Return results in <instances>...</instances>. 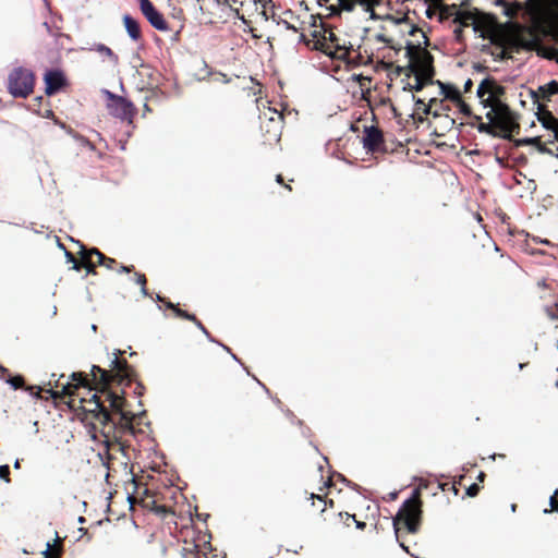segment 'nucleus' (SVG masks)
I'll list each match as a JSON object with an SVG mask.
<instances>
[{
	"mask_svg": "<svg viewBox=\"0 0 558 558\" xmlns=\"http://www.w3.org/2000/svg\"><path fill=\"white\" fill-rule=\"evenodd\" d=\"M495 110L497 112L498 120H500V119H502V117L509 116L510 113L513 112L511 110V108L506 102H502V101H499L496 105V109Z\"/></svg>",
	"mask_w": 558,
	"mask_h": 558,
	"instance_id": "bb28decb",
	"label": "nucleus"
},
{
	"mask_svg": "<svg viewBox=\"0 0 558 558\" xmlns=\"http://www.w3.org/2000/svg\"><path fill=\"white\" fill-rule=\"evenodd\" d=\"M96 50L101 53V54H105L107 57H109L113 63H118L119 61V58L118 56L112 51L111 48H109L108 46L104 45V44H98L96 46Z\"/></svg>",
	"mask_w": 558,
	"mask_h": 558,
	"instance_id": "5701e85b",
	"label": "nucleus"
},
{
	"mask_svg": "<svg viewBox=\"0 0 558 558\" xmlns=\"http://www.w3.org/2000/svg\"><path fill=\"white\" fill-rule=\"evenodd\" d=\"M434 5L440 12V20H442V17H449V16L453 17L454 14L458 13L460 10L458 4H456V3L446 4L445 2H440V3H434Z\"/></svg>",
	"mask_w": 558,
	"mask_h": 558,
	"instance_id": "aec40b11",
	"label": "nucleus"
},
{
	"mask_svg": "<svg viewBox=\"0 0 558 558\" xmlns=\"http://www.w3.org/2000/svg\"><path fill=\"white\" fill-rule=\"evenodd\" d=\"M107 399L109 401V405H110L111 410L114 413L120 414L121 418L125 420L128 416V413L123 412V410H122L124 400L119 395H117L116 392H112V391L108 392Z\"/></svg>",
	"mask_w": 558,
	"mask_h": 558,
	"instance_id": "dca6fc26",
	"label": "nucleus"
},
{
	"mask_svg": "<svg viewBox=\"0 0 558 558\" xmlns=\"http://www.w3.org/2000/svg\"><path fill=\"white\" fill-rule=\"evenodd\" d=\"M538 142H539L538 136L523 137V138H518V140L513 141L515 147L530 146V145L536 147Z\"/></svg>",
	"mask_w": 558,
	"mask_h": 558,
	"instance_id": "b1692460",
	"label": "nucleus"
},
{
	"mask_svg": "<svg viewBox=\"0 0 558 558\" xmlns=\"http://www.w3.org/2000/svg\"><path fill=\"white\" fill-rule=\"evenodd\" d=\"M421 513L418 489H414L412 497L403 502L397 514V519H402L408 531L415 533L417 531Z\"/></svg>",
	"mask_w": 558,
	"mask_h": 558,
	"instance_id": "7ed1b4c3",
	"label": "nucleus"
},
{
	"mask_svg": "<svg viewBox=\"0 0 558 558\" xmlns=\"http://www.w3.org/2000/svg\"><path fill=\"white\" fill-rule=\"evenodd\" d=\"M413 49H414L413 43L408 40L405 44V58L409 59V63H413V58H414Z\"/></svg>",
	"mask_w": 558,
	"mask_h": 558,
	"instance_id": "473e14b6",
	"label": "nucleus"
},
{
	"mask_svg": "<svg viewBox=\"0 0 558 558\" xmlns=\"http://www.w3.org/2000/svg\"><path fill=\"white\" fill-rule=\"evenodd\" d=\"M472 21H473V22H472L471 26H472L473 32H474L475 34H478V37H481V38H483V39H486V38H487L486 33H485V32H483V31H481V26H480V24H478V23H476L474 20H472Z\"/></svg>",
	"mask_w": 558,
	"mask_h": 558,
	"instance_id": "4c0bfd02",
	"label": "nucleus"
},
{
	"mask_svg": "<svg viewBox=\"0 0 558 558\" xmlns=\"http://www.w3.org/2000/svg\"><path fill=\"white\" fill-rule=\"evenodd\" d=\"M422 111L424 114H432L434 118L441 117L440 112L438 110L432 111V107L429 105H424L422 108Z\"/></svg>",
	"mask_w": 558,
	"mask_h": 558,
	"instance_id": "e433bc0d",
	"label": "nucleus"
},
{
	"mask_svg": "<svg viewBox=\"0 0 558 558\" xmlns=\"http://www.w3.org/2000/svg\"><path fill=\"white\" fill-rule=\"evenodd\" d=\"M282 24L284 25V27H286L287 29H292V31L296 32L295 26H293L292 24H290L288 21H284V20H283V21H282Z\"/></svg>",
	"mask_w": 558,
	"mask_h": 558,
	"instance_id": "774afa93",
	"label": "nucleus"
},
{
	"mask_svg": "<svg viewBox=\"0 0 558 558\" xmlns=\"http://www.w3.org/2000/svg\"><path fill=\"white\" fill-rule=\"evenodd\" d=\"M497 126L499 128L498 133H508L509 140H512L513 134H519L520 124L518 122V117L514 112L509 116L502 117V119L497 121Z\"/></svg>",
	"mask_w": 558,
	"mask_h": 558,
	"instance_id": "6e6552de",
	"label": "nucleus"
},
{
	"mask_svg": "<svg viewBox=\"0 0 558 558\" xmlns=\"http://www.w3.org/2000/svg\"><path fill=\"white\" fill-rule=\"evenodd\" d=\"M412 99H413V101H414V104L416 106V109H421L425 105V102H424V100L422 98L416 97L413 94H412Z\"/></svg>",
	"mask_w": 558,
	"mask_h": 558,
	"instance_id": "3c124183",
	"label": "nucleus"
},
{
	"mask_svg": "<svg viewBox=\"0 0 558 558\" xmlns=\"http://www.w3.org/2000/svg\"><path fill=\"white\" fill-rule=\"evenodd\" d=\"M119 354H122V351H121V350H117V351L114 352V357H113V360L111 361V365H110V366H111L112 368L117 369V371L120 373V375H121L122 379H125V380H128V381H131V380H132V377L134 376V371H133V368L128 364V362H126V361H124V360H123V361L119 360V357H118V356H119Z\"/></svg>",
	"mask_w": 558,
	"mask_h": 558,
	"instance_id": "9d476101",
	"label": "nucleus"
},
{
	"mask_svg": "<svg viewBox=\"0 0 558 558\" xmlns=\"http://www.w3.org/2000/svg\"><path fill=\"white\" fill-rule=\"evenodd\" d=\"M485 117L489 121V123H493L495 121V119L498 120L497 112L493 108L489 111L486 112Z\"/></svg>",
	"mask_w": 558,
	"mask_h": 558,
	"instance_id": "49530a36",
	"label": "nucleus"
},
{
	"mask_svg": "<svg viewBox=\"0 0 558 558\" xmlns=\"http://www.w3.org/2000/svg\"><path fill=\"white\" fill-rule=\"evenodd\" d=\"M380 0H357V3L368 11L372 7L378 5Z\"/></svg>",
	"mask_w": 558,
	"mask_h": 558,
	"instance_id": "72a5a7b5",
	"label": "nucleus"
},
{
	"mask_svg": "<svg viewBox=\"0 0 558 558\" xmlns=\"http://www.w3.org/2000/svg\"><path fill=\"white\" fill-rule=\"evenodd\" d=\"M4 381L14 390H17L22 387L24 383V378L22 375L9 376L4 379Z\"/></svg>",
	"mask_w": 558,
	"mask_h": 558,
	"instance_id": "a878e982",
	"label": "nucleus"
},
{
	"mask_svg": "<svg viewBox=\"0 0 558 558\" xmlns=\"http://www.w3.org/2000/svg\"><path fill=\"white\" fill-rule=\"evenodd\" d=\"M362 144L363 148L367 153L378 151L380 146L384 144L383 132L375 125L365 126Z\"/></svg>",
	"mask_w": 558,
	"mask_h": 558,
	"instance_id": "0eeeda50",
	"label": "nucleus"
},
{
	"mask_svg": "<svg viewBox=\"0 0 558 558\" xmlns=\"http://www.w3.org/2000/svg\"><path fill=\"white\" fill-rule=\"evenodd\" d=\"M495 83V78L492 76L485 77L478 85L476 90V96L478 98L484 97V95L488 92L487 88H489L490 84Z\"/></svg>",
	"mask_w": 558,
	"mask_h": 558,
	"instance_id": "4be33fe9",
	"label": "nucleus"
},
{
	"mask_svg": "<svg viewBox=\"0 0 558 558\" xmlns=\"http://www.w3.org/2000/svg\"><path fill=\"white\" fill-rule=\"evenodd\" d=\"M432 3L433 2L425 3L426 4L425 15L427 19H433L435 16V11L430 7Z\"/></svg>",
	"mask_w": 558,
	"mask_h": 558,
	"instance_id": "09e8293b",
	"label": "nucleus"
},
{
	"mask_svg": "<svg viewBox=\"0 0 558 558\" xmlns=\"http://www.w3.org/2000/svg\"><path fill=\"white\" fill-rule=\"evenodd\" d=\"M134 281H135V283L140 284L141 287L146 284L145 276L143 274H140V272H135Z\"/></svg>",
	"mask_w": 558,
	"mask_h": 558,
	"instance_id": "37998d69",
	"label": "nucleus"
},
{
	"mask_svg": "<svg viewBox=\"0 0 558 558\" xmlns=\"http://www.w3.org/2000/svg\"><path fill=\"white\" fill-rule=\"evenodd\" d=\"M323 35L322 38L325 43H330L332 47L336 49V52L338 51H347V45L345 43H340V39L338 36L326 26H322Z\"/></svg>",
	"mask_w": 558,
	"mask_h": 558,
	"instance_id": "ddd939ff",
	"label": "nucleus"
},
{
	"mask_svg": "<svg viewBox=\"0 0 558 558\" xmlns=\"http://www.w3.org/2000/svg\"><path fill=\"white\" fill-rule=\"evenodd\" d=\"M92 400L95 402L96 409L98 410L99 414H101L102 417L107 421L109 418V412L107 408L101 403L97 395H94L92 397Z\"/></svg>",
	"mask_w": 558,
	"mask_h": 558,
	"instance_id": "c756f323",
	"label": "nucleus"
},
{
	"mask_svg": "<svg viewBox=\"0 0 558 558\" xmlns=\"http://www.w3.org/2000/svg\"><path fill=\"white\" fill-rule=\"evenodd\" d=\"M352 80H353L354 82H359V83H361L362 81H368V82H369V81H371V77H365V76H363L362 74H353V75H352Z\"/></svg>",
	"mask_w": 558,
	"mask_h": 558,
	"instance_id": "864d4df0",
	"label": "nucleus"
},
{
	"mask_svg": "<svg viewBox=\"0 0 558 558\" xmlns=\"http://www.w3.org/2000/svg\"><path fill=\"white\" fill-rule=\"evenodd\" d=\"M196 327L208 338V340L210 342H216V339H214L210 333L208 332V330L206 329V327L196 318V322H193Z\"/></svg>",
	"mask_w": 558,
	"mask_h": 558,
	"instance_id": "f704fd0d",
	"label": "nucleus"
},
{
	"mask_svg": "<svg viewBox=\"0 0 558 558\" xmlns=\"http://www.w3.org/2000/svg\"><path fill=\"white\" fill-rule=\"evenodd\" d=\"M9 466L7 464L0 465V478H3L5 482H9Z\"/></svg>",
	"mask_w": 558,
	"mask_h": 558,
	"instance_id": "c03bdc74",
	"label": "nucleus"
},
{
	"mask_svg": "<svg viewBox=\"0 0 558 558\" xmlns=\"http://www.w3.org/2000/svg\"><path fill=\"white\" fill-rule=\"evenodd\" d=\"M546 313L551 320H558V315L549 307H546Z\"/></svg>",
	"mask_w": 558,
	"mask_h": 558,
	"instance_id": "4d7b16f0",
	"label": "nucleus"
},
{
	"mask_svg": "<svg viewBox=\"0 0 558 558\" xmlns=\"http://www.w3.org/2000/svg\"><path fill=\"white\" fill-rule=\"evenodd\" d=\"M473 87V81L471 78H468L465 82H464V85H463V89L465 93H469L471 92Z\"/></svg>",
	"mask_w": 558,
	"mask_h": 558,
	"instance_id": "5fc2aeb1",
	"label": "nucleus"
},
{
	"mask_svg": "<svg viewBox=\"0 0 558 558\" xmlns=\"http://www.w3.org/2000/svg\"><path fill=\"white\" fill-rule=\"evenodd\" d=\"M437 110H438V111L440 110V112L449 111V110H450V107H449V106L444 105L442 100H440V101H439V108H438Z\"/></svg>",
	"mask_w": 558,
	"mask_h": 558,
	"instance_id": "69168bd1",
	"label": "nucleus"
},
{
	"mask_svg": "<svg viewBox=\"0 0 558 558\" xmlns=\"http://www.w3.org/2000/svg\"><path fill=\"white\" fill-rule=\"evenodd\" d=\"M453 38L457 43H463L464 40V33L462 27H456L453 29Z\"/></svg>",
	"mask_w": 558,
	"mask_h": 558,
	"instance_id": "c9c22d12",
	"label": "nucleus"
},
{
	"mask_svg": "<svg viewBox=\"0 0 558 558\" xmlns=\"http://www.w3.org/2000/svg\"><path fill=\"white\" fill-rule=\"evenodd\" d=\"M478 123L475 125L474 123H470L471 126H475L480 133H484L487 135H490L493 137H499L502 140H509L508 133H498V131L494 130L490 125V123H484L481 121H477Z\"/></svg>",
	"mask_w": 558,
	"mask_h": 558,
	"instance_id": "f3484780",
	"label": "nucleus"
},
{
	"mask_svg": "<svg viewBox=\"0 0 558 558\" xmlns=\"http://www.w3.org/2000/svg\"><path fill=\"white\" fill-rule=\"evenodd\" d=\"M116 264H117L116 259L106 256L105 263L100 264V265L107 267L108 269H111L113 267V265H116Z\"/></svg>",
	"mask_w": 558,
	"mask_h": 558,
	"instance_id": "8fccbe9b",
	"label": "nucleus"
},
{
	"mask_svg": "<svg viewBox=\"0 0 558 558\" xmlns=\"http://www.w3.org/2000/svg\"><path fill=\"white\" fill-rule=\"evenodd\" d=\"M155 300L157 302L165 303L166 307L169 310H172L174 312L175 316L191 320V322H196V316L194 314H190L189 312L179 308V306L177 304H174L170 301H166V299L162 298L161 295L157 294Z\"/></svg>",
	"mask_w": 558,
	"mask_h": 558,
	"instance_id": "2eb2a0df",
	"label": "nucleus"
},
{
	"mask_svg": "<svg viewBox=\"0 0 558 558\" xmlns=\"http://www.w3.org/2000/svg\"><path fill=\"white\" fill-rule=\"evenodd\" d=\"M454 104L457 105L458 110L461 114L465 117H471L475 121L482 120V117L473 114L471 107L464 100H462L461 96L459 97V100L454 101Z\"/></svg>",
	"mask_w": 558,
	"mask_h": 558,
	"instance_id": "412c9836",
	"label": "nucleus"
},
{
	"mask_svg": "<svg viewBox=\"0 0 558 558\" xmlns=\"http://www.w3.org/2000/svg\"><path fill=\"white\" fill-rule=\"evenodd\" d=\"M474 70L476 72H485L487 70V68L481 63H476V64H474Z\"/></svg>",
	"mask_w": 558,
	"mask_h": 558,
	"instance_id": "e2e57ef3",
	"label": "nucleus"
},
{
	"mask_svg": "<svg viewBox=\"0 0 558 558\" xmlns=\"http://www.w3.org/2000/svg\"><path fill=\"white\" fill-rule=\"evenodd\" d=\"M197 1L199 2L201 0H197ZM214 1L218 7H229L228 0H214Z\"/></svg>",
	"mask_w": 558,
	"mask_h": 558,
	"instance_id": "680f3d73",
	"label": "nucleus"
},
{
	"mask_svg": "<svg viewBox=\"0 0 558 558\" xmlns=\"http://www.w3.org/2000/svg\"><path fill=\"white\" fill-rule=\"evenodd\" d=\"M536 149L541 154L553 155V150L550 148H548L545 144H542L541 141L537 143Z\"/></svg>",
	"mask_w": 558,
	"mask_h": 558,
	"instance_id": "79ce46f5",
	"label": "nucleus"
},
{
	"mask_svg": "<svg viewBox=\"0 0 558 558\" xmlns=\"http://www.w3.org/2000/svg\"><path fill=\"white\" fill-rule=\"evenodd\" d=\"M35 75L24 66L14 68L8 75V92L14 98H26L34 90Z\"/></svg>",
	"mask_w": 558,
	"mask_h": 558,
	"instance_id": "f03ea898",
	"label": "nucleus"
},
{
	"mask_svg": "<svg viewBox=\"0 0 558 558\" xmlns=\"http://www.w3.org/2000/svg\"><path fill=\"white\" fill-rule=\"evenodd\" d=\"M409 72L407 73V77L414 75L415 83L413 85L407 84L403 87V90L411 92H422L426 85H434L436 81L435 76V68H434V57L429 52H425L423 56V60L421 62L420 71L413 63L408 64Z\"/></svg>",
	"mask_w": 558,
	"mask_h": 558,
	"instance_id": "f257e3e1",
	"label": "nucleus"
},
{
	"mask_svg": "<svg viewBox=\"0 0 558 558\" xmlns=\"http://www.w3.org/2000/svg\"><path fill=\"white\" fill-rule=\"evenodd\" d=\"M489 90L492 94H494L498 97H500L505 94V87L499 85L496 81H495V83L490 84Z\"/></svg>",
	"mask_w": 558,
	"mask_h": 558,
	"instance_id": "2f4dec72",
	"label": "nucleus"
},
{
	"mask_svg": "<svg viewBox=\"0 0 558 558\" xmlns=\"http://www.w3.org/2000/svg\"><path fill=\"white\" fill-rule=\"evenodd\" d=\"M481 15H483V12L477 8H473L466 12H462L461 10H459V12L454 14L452 23L456 24L457 27L464 28L470 25V20H475L477 16Z\"/></svg>",
	"mask_w": 558,
	"mask_h": 558,
	"instance_id": "f8f14e48",
	"label": "nucleus"
},
{
	"mask_svg": "<svg viewBox=\"0 0 558 558\" xmlns=\"http://www.w3.org/2000/svg\"><path fill=\"white\" fill-rule=\"evenodd\" d=\"M537 120L541 122L542 126L548 131H551L557 126L558 119L550 112H538Z\"/></svg>",
	"mask_w": 558,
	"mask_h": 558,
	"instance_id": "6ab92c4d",
	"label": "nucleus"
},
{
	"mask_svg": "<svg viewBox=\"0 0 558 558\" xmlns=\"http://www.w3.org/2000/svg\"><path fill=\"white\" fill-rule=\"evenodd\" d=\"M75 243L80 246V255L83 259L88 260L92 255H96L98 257V264L105 263L106 255H104L98 248L92 247L87 251L81 241H76Z\"/></svg>",
	"mask_w": 558,
	"mask_h": 558,
	"instance_id": "a211bd4d",
	"label": "nucleus"
},
{
	"mask_svg": "<svg viewBox=\"0 0 558 558\" xmlns=\"http://www.w3.org/2000/svg\"><path fill=\"white\" fill-rule=\"evenodd\" d=\"M456 120L450 118L448 114L444 116V128L450 130L454 126Z\"/></svg>",
	"mask_w": 558,
	"mask_h": 558,
	"instance_id": "a19ab883",
	"label": "nucleus"
},
{
	"mask_svg": "<svg viewBox=\"0 0 558 558\" xmlns=\"http://www.w3.org/2000/svg\"><path fill=\"white\" fill-rule=\"evenodd\" d=\"M341 11L352 12L355 5L359 4L357 0H337Z\"/></svg>",
	"mask_w": 558,
	"mask_h": 558,
	"instance_id": "cd10ccee",
	"label": "nucleus"
},
{
	"mask_svg": "<svg viewBox=\"0 0 558 558\" xmlns=\"http://www.w3.org/2000/svg\"><path fill=\"white\" fill-rule=\"evenodd\" d=\"M9 373V369L0 364V379H5L4 375Z\"/></svg>",
	"mask_w": 558,
	"mask_h": 558,
	"instance_id": "0e129e2a",
	"label": "nucleus"
},
{
	"mask_svg": "<svg viewBox=\"0 0 558 558\" xmlns=\"http://www.w3.org/2000/svg\"><path fill=\"white\" fill-rule=\"evenodd\" d=\"M140 10L147 22L157 31L166 32L169 29L168 22L163 14L154 5L150 0H137Z\"/></svg>",
	"mask_w": 558,
	"mask_h": 558,
	"instance_id": "20e7f679",
	"label": "nucleus"
},
{
	"mask_svg": "<svg viewBox=\"0 0 558 558\" xmlns=\"http://www.w3.org/2000/svg\"><path fill=\"white\" fill-rule=\"evenodd\" d=\"M556 496H558V490H555L554 496L549 499L550 507L554 511H558V500L555 498Z\"/></svg>",
	"mask_w": 558,
	"mask_h": 558,
	"instance_id": "de8ad7c7",
	"label": "nucleus"
},
{
	"mask_svg": "<svg viewBox=\"0 0 558 558\" xmlns=\"http://www.w3.org/2000/svg\"><path fill=\"white\" fill-rule=\"evenodd\" d=\"M274 113L277 114V118H275V117L269 118V123H272L275 126L272 140L278 141L280 137L279 130L281 128L282 117L277 111H275Z\"/></svg>",
	"mask_w": 558,
	"mask_h": 558,
	"instance_id": "393cba45",
	"label": "nucleus"
},
{
	"mask_svg": "<svg viewBox=\"0 0 558 558\" xmlns=\"http://www.w3.org/2000/svg\"><path fill=\"white\" fill-rule=\"evenodd\" d=\"M132 269H133V266L121 265L118 272H131Z\"/></svg>",
	"mask_w": 558,
	"mask_h": 558,
	"instance_id": "052dcab7",
	"label": "nucleus"
},
{
	"mask_svg": "<svg viewBox=\"0 0 558 558\" xmlns=\"http://www.w3.org/2000/svg\"><path fill=\"white\" fill-rule=\"evenodd\" d=\"M92 373H93L94 377H97V374H99L100 375V381L102 384H108L109 376H108V372L106 369L101 368L100 366L93 365L92 366Z\"/></svg>",
	"mask_w": 558,
	"mask_h": 558,
	"instance_id": "c85d7f7f",
	"label": "nucleus"
},
{
	"mask_svg": "<svg viewBox=\"0 0 558 558\" xmlns=\"http://www.w3.org/2000/svg\"><path fill=\"white\" fill-rule=\"evenodd\" d=\"M480 492V486L478 484L474 483L472 485H470L468 488H466V495L469 497H474L477 495V493Z\"/></svg>",
	"mask_w": 558,
	"mask_h": 558,
	"instance_id": "ea45409f",
	"label": "nucleus"
},
{
	"mask_svg": "<svg viewBox=\"0 0 558 558\" xmlns=\"http://www.w3.org/2000/svg\"><path fill=\"white\" fill-rule=\"evenodd\" d=\"M436 85L439 86L440 95H442L446 99L451 100L454 102L456 100H459V97L461 96L460 90L450 83H444L441 81H436Z\"/></svg>",
	"mask_w": 558,
	"mask_h": 558,
	"instance_id": "4468645a",
	"label": "nucleus"
},
{
	"mask_svg": "<svg viewBox=\"0 0 558 558\" xmlns=\"http://www.w3.org/2000/svg\"><path fill=\"white\" fill-rule=\"evenodd\" d=\"M326 9L329 11L330 16H339L341 14V10L339 8V4H330L326 5Z\"/></svg>",
	"mask_w": 558,
	"mask_h": 558,
	"instance_id": "58836bf2",
	"label": "nucleus"
},
{
	"mask_svg": "<svg viewBox=\"0 0 558 558\" xmlns=\"http://www.w3.org/2000/svg\"><path fill=\"white\" fill-rule=\"evenodd\" d=\"M44 82L45 94L53 96L66 85V77L61 70H48L44 75Z\"/></svg>",
	"mask_w": 558,
	"mask_h": 558,
	"instance_id": "423d86ee",
	"label": "nucleus"
},
{
	"mask_svg": "<svg viewBox=\"0 0 558 558\" xmlns=\"http://www.w3.org/2000/svg\"><path fill=\"white\" fill-rule=\"evenodd\" d=\"M102 93L106 95L107 99L109 100V102H112L114 100H117V98H121L122 96H119V95H116L114 93L108 90V89H102Z\"/></svg>",
	"mask_w": 558,
	"mask_h": 558,
	"instance_id": "a18cd8bd",
	"label": "nucleus"
},
{
	"mask_svg": "<svg viewBox=\"0 0 558 558\" xmlns=\"http://www.w3.org/2000/svg\"><path fill=\"white\" fill-rule=\"evenodd\" d=\"M481 99V105L484 107V108H490L492 109V100H490V97L488 98H480Z\"/></svg>",
	"mask_w": 558,
	"mask_h": 558,
	"instance_id": "6e6d98bb",
	"label": "nucleus"
},
{
	"mask_svg": "<svg viewBox=\"0 0 558 558\" xmlns=\"http://www.w3.org/2000/svg\"><path fill=\"white\" fill-rule=\"evenodd\" d=\"M533 102H538L539 98L549 99L551 96L558 94V82L551 80L545 85H541L537 90L530 92Z\"/></svg>",
	"mask_w": 558,
	"mask_h": 558,
	"instance_id": "1a4fd4ad",
	"label": "nucleus"
},
{
	"mask_svg": "<svg viewBox=\"0 0 558 558\" xmlns=\"http://www.w3.org/2000/svg\"><path fill=\"white\" fill-rule=\"evenodd\" d=\"M107 108L112 117L122 121L128 120L129 123H132L133 117L136 113V108L133 102L124 97L108 102Z\"/></svg>",
	"mask_w": 558,
	"mask_h": 558,
	"instance_id": "39448f33",
	"label": "nucleus"
},
{
	"mask_svg": "<svg viewBox=\"0 0 558 558\" xmlns=\"http://www.w3.org/2000/svg\"><path fill=\"white\" fill-rule=\"evenodd\" d=\"M71 378L73 381L76 383V386H82V387L85 386L86 376L83 373L74 372L71 374Z\"/></svg>",
	"mask_w": 558,
	"mask_h": 558,
	"instance_id": "7c9ffc66",
	"label": "nucleus"
},
{
	"mask_svg": "<svg viewBox=\"0 0 558 558\" xmlns=\"http://www.w3.org/2000/svg\"><path fill=\"white\" fill-rule=\"evenodd\" d=\"M408 72H409L408 65L407 66L397 65V68H396V73L398 75H400L402 73H404L407 75Z\"/></svg>",
	"mask_w": 558,
	"mask_h": 558,
	"instance_id": "13d9d810",
	"label": "nucleus"
},
{
	"mask_svg": "<svg viewBox=\"0 0 558 558\" xmlns=\"http://www.w3.org/2000/svg\"><path fill=\"white\" fill-rule=\"evenodd\" d=\"M122 21L129 37L133 41H138L142 39L141 25L136 19L130 14H124Z\"/></svg>",
	"mask_w": 558,
	"mask_h": 558,
	"instance_id": "9b49d317",
	"label": "nucleus"
},
{
	"mask_svg": "<svg viewBox=\"0 0 558 558\" xmlns=\"http://www.w3.org/2000/svg\"><path fill=\"white\" fill-rule=\"evenodd\" d=\"M86 264H85V269H86V274L89 275V274H96L95 271V265L90 264L88 260H85Z\"/></svg>",
	"mask_w": 558,
	"mask_h": 558,
	"instance_id": "603ef678",
	"label": "nucleus"
},
{
	"mask_svg": "<svg viewBox=\"0 0 558 558\" xmlns=\"http://www.w3.org/2000/svg\"><path fill=\"white\" fill-rule=\"evenodd\" d=\"M64 257L66 259V263H69V264L74 263L75 258H74V256H73V254L71 252L65 251L64 252Z\"/></svg>",
	"mask_w": 558,
	"mask_h": 558,
	"instance_id": "bf43d9fd",
	"label": "nucleus"
},
{
	"mask_svg": "<svg viewBox=\"0 0 558 558\" xmlns=\"http://www.w3.org/2000/svg\"><path fill=\"white\" fill-rule=\"evenodd\" d=\"M376 39H377L378 41H380V43H386V44H387V43H389V39H388L384 34H378V35L376 36Z\"/></svg>",
	"mask_w": 558,
	"mask_h": 558,
	"instance_id": "338daca9",
	"label": "nucleus"
}]
</instances>
